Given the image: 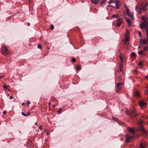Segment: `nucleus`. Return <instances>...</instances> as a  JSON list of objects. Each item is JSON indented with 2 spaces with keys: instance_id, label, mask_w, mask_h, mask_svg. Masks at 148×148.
I'll use <instances>...</instances> for the list:
<instances>
[{
  "instance_id": "obj_17",
  "label": "nucleus",
  "mask_w": 148,
  "mask_h": 148,
  "mask_svg": "<svg viewBox=\"0 0 148 148\" xmlns=\"http://www.w3.org/2000/svg\"><path fill=\"white\" fill-rule=\"evenodd\" d=\"M92 2L95 4H96L97 3L99 0H91Z\"/></svg>"
},
{
  "instance_id": "obj_1",
  "label": "nucleus",
  "mask_w": 148,
  "mask_h": 148,
  "mask_svg": "<svg viewBox=\"0 0 148 148\" xmlns=\"http://www.w3.org/2000/svg\"><path fill=\"white\" fill-rule=\"evenodd\" d=\"M142 18L143 21V22L140 24V27L141 29L144 28L146 29L147 31L146 35L148 38L147 40H143V39L140 40V43L144 44L148 42V22L147 21L148 19V14L143 16Z\"/></svg>"
},
{
  "instance_id": "obj_39",
  "label": "nucleus",
  "mask_w": 148,
  "mask_h": 148,
  "mask_svg": "<svg viewBox=\"0 0 148 148\" xmlns=\"http://www.w3.org/2000/svg\"><path fill=\"white\" fill-rule=\"evenodd\" d=\"M145 78L147 79H148V76H145Z\"/></svg>"
},
{
  "instance_id": "obj_20",
  "label": "nucleus",
  "mask_w": 148,
  "mask_h": 148,
  "mask_svg": "<svg viewBox=\"0 0 148 148\" xmlns=\"http://www.w3.org/2000/svg\"><path fill=\"white\" fill-rule=\"evenodd\" d=\"M131 56L132 57H135L136 56V55L135 53L133 52L131 54Z\"/></svg>"
},
{
  "instance_id": "obj_32",
  "label": "nucleus",
  "mask_w": 148,
  "mask_h": 148,
  "mask_svg": "<svg viewBox=\"0 0 148 148\" xmlns=\"http://www.w3.org/2000/svg\"><path fill=\"white\" fill-rule=\"evenodd\" d=\"M30 103L29 101H27V102L26 103V104L27 105H28L30 104Z\"/></svg>"
},
{
  "instance_id": "obj_15",
  "label": "nucleus",
  "mask_w": 148,
  "mask_h": 148,
  "mask_svg": "<svg viewBox=\"0 0 148 148\" xmlns=\"http://www.w3.org/2000/svg\"><path fill=\"white\" fill-rule=\"evenodd\" d=\"M143 50H141L138 52V54L140 55H145V54Z\"/></svg>"
},
{
  "instance_id": "obj_37",
  "label": "nucleus",
  "mask_w": 148,
  "mask_h": 148,
  "mask_svg": "<svg viewBox=\"0 0 148 148\" xmlns=\"http://www.w3.org/2000/svg\"><path fill=\"white\" fill-rule=\"evenodd\" d=\"M4 77V75H3L2 76H1L0 75V78H3V77Z\"/></svg>"
},
{
  "instance_id": "obj_34",
  "label": "nucleus",
  "mask_w": 148,
  "mask_h": 148,
  "mask_svg": "<svg viewBox=\"0 0 148 148\" xmlns=\"http://www.w3.org/2000/svg\"><path fill=\"white\" fill-rule=\"evenodd\" d=\"M120 58L121 61L122 62L123 60V58L121 56H120Z\"/></svg>"
},
{
  "instance_id": "obj_3",
  "label": "nucleus",
  "mask_w": 148,
  "mask_h": 148,
  "mask_svg": "<svg viewBox=\"0 0 148 148\" xmlns=\"http://www.w3.org/2000/svg\"><path fill=\"white\" fill-rule=\"evenodd\" d=\"M126 14L128 17L125 16V18L129 26L132 25V21L134 20L133 14L130 13L128 9H126Z\"/></svg>"
},
{
  "instance_id": "obj_14",
  "label": "nucleus",
  "mask_w": 148,
  "mask_h": 148,
  "mask_svg": "<svg viewBox=\"0 0 148 148\" xmlns=\"http://www.w3.org/2000/svg\"><path fill=\"white\" fill-rule=\"evenodd\" d=\"M127 131L130 132L132 133L133 134H134L135 131L134 130L130 127H128L127 128Z\"/></svg>"
},
{
  "instance_id": "obj_28",
  "label": "nucleus",
  "mask_w": 148,
  "mask_h": 148,
  "mask_svg": "<svg viewBox=\"0 0 148 148\" xmlns=\"http://www.w3.org/2000/svg\"><path fill=\"white\" fill-rule=\"evenodd\" d=\"M22 114L25 116H27V114H25L24 112H22Z\"/></svg>"
},
{
  "instance_id": "obj_47",
  "label": "nucleus",
  "mask_w": 148,
  "mask_h": 148,
  "mask_svg": "<svg viewBox=\"0 0 148 148\" xmlns=\"http://www.w3.org/2000/svg\"><path fill=\"white\" fill-rule=\"evenodd\" d=\"M127 33H128V32H127Z\"/></svg>"
},
{
  "instance_id": "obj_45",
  "label": "nucleus",
  "mask_w": 148,
  "mask_h": 148,
  "mask_svg": "<svg viewBox=\"0 0 148 148\" xmlns=\"http://www.w3.org/2000/svg\"><path fill=\"white\" fill-rule=\"evenodd\" d=\"M37 123L36 122L35 123V125H37Z\"/></svg>"
},
{
  "instance_id": "obj_30",
  "label": "nucleus",
  "mask_w": 148,
  "mask_h": 148,
  "mask_svg": "<svg viewBox=\"0 0 148 148\" xmlns=\"http://www.w3.org/2000/svg\"><path fill=\"white\" fill-rule=\"evenodd\" d=\"M51 29L53 30L54 29V26L53 25H51Z\"/></svg>"
},
{
  "instance_id": "obj_7",
  "label": "nucleus",
  "mask_w": 148,
  "mask_h": 148,
  "mask_svg": "<svg viewBox=\"0 0 148 148\" xmlns=\"http://www.w3.org/2000/svg\"><path fill=\"white\" fill-rule=\"evenodd\" d=\"M147 145L145 141H141L140 142L139 148H147Z\"/></svg>"
},
{
  "instance_id": "obj_8",
  "label": "nucleus",
  "mask_w": 148,
  "mask_h": 148,
  "mask_svg": "<svg viewBox=\"0 0 148 148\" xmlns=\"http://www.w3.org/2000/svg\"><path fill=\"white\" fill-rule=\"evenodd\" d=\"M138 103L140 106L142 108H145L147 105L146 103L142 101H139Z\"/></svg>"
},
{
  "instance_id": "obj_46",
  "label": "nucleus",
  "mask_w": 148,
  "mask_h": 148,
  "mask_svg": "<svg viewBox=\"0 0 148 148\" xmlns=\"http://www.w3.org/2000/svg\"><path fill=\"white\" fill-rule=\"evenodd\" d=\"M140 123H141V124H142V122H141V121H140Z\"/></svg>"
},
{
  "instance_id": "obj_31",
  "label": "nucleus",
  "mask_w": 148,
  "mask_h": 148,
  "mask_svg": "<svg viewBox=\"0 0 148 148\" xmlns=\"http://www.w3.org/2000/svg\"><path fill=\"white\" fill-rule=\"evenodd\" d=\"M138 65H140V66H142L143 65V64L142 63V62H139V63L138 64Z\"/></svg>"
},
{
  "instance_id": "obj_29",
  "label": "nucleus",
  "mask_w": 148,
  "mask_h": 148,
  "mask_svg": "<svg viewBox=\"0 0 148 148\" xmlns=\"http://www.w3.org/2000/svg\"><path fill=\"white\" fill-rule=\"evenodd\" d=\"M3 88H4L5 89H8V87L7 86L5 85H5L3 86Z\"/></svg>"
},
{
  "instance_id": "obj_38",
  "label": "nucleus",
  "mask_w": 148,
  "mask_h": 148,
  "mask_svg": "<svg viewBox=\"0 0 148 148\" xmlns=\"http://www.w3.org/2000/svg\"><path fill=\"white\" fill-rule=\"evenodd\" d=\"M142 117H143V118H146L147 116H142Z\"/></svg>"
},
{
  "instance_id": "obj_11",
  "label": "nucleus",
  "mask_w": 148,
  "mask_h": 148,
  "mask_svg": "<svg viewBox=\"0 0 148 148\" xmlns=\"http://www.w3.org/2000/svg\"><path fill=\"white\" fill-rule=\"evenodd\" d=\"M133 94L134 96L136 97H140V94L139 91L135 90L133 92Z\"/></svg>"
},
{
  "instance_id": "obj_10",
  "label": "nucleus",
  "mask_w": 148,
  "mask_h": 148,
  "mask_svg": "<svg viewBox=\"0 0 148 148\" xmlns=\"http://www.w3.org/2000/svg\"><path fill=\"white\" fill-rule=\"evenodd\" d=\"M123 84V83H118L116 85V92H118V91L121 88V86Z\"/></svg>"
},
{
  "instance_id": "obj_13",
  "label": "nucleus",
  "mask_w": 148,
  "mask_h": 148,
  "mask_svg": "<svg viewBox=\"0 0 148 148\" xmlns=\"http://www.w3.org/2000/svg\"><path fill=\"white\" fill-rule=\"evenodd\" d=\"M140 130L143 134L144 135H147V132L146 131L143 127H140Z\"/></svg>"
},
{
  "instance_id": "obj_36",
  "label": "nucleus",
  "mask_w": 148,
  "mask_h": 148,
  "mask_svg": "<svg viewBox=\"0 0 148 148\" xmlns=\"http://www.w3.org/2000/svg\"><path fill=\"white\" fill-rule=\"evenodd\" d=\"M39 128L40 130H41L42 129V127L41 126H40Z\"/></svg>"
},
{
  "instance_id": "obj_33",
  "label": "nucleus",
  "mask_w": 148,
  "mask_h": 148,
  "mask_svg": "<svg viewBox=\"0 0 148 148\" xmlns=\"http://www.w3.org/2000/svg\"><path fill=\"white\" fill-rule=\"evenodd\" d=\"M7 113V111H5L3 112V114H6Z\"/></svg>"
},
{
  "instance_id": "obj_24",
  "label": "nucleus",
  "mask_w": 148,
  "mask_h": 148,
  "mask_svg": "<svg viewBox=\"0 0 148 148\" xmlns=\"http://www.w3.org/2000/svg\"><path fill=\"white\" fill-rule=\"evenodd\" d=\"M38 48L40 49H41L42 48V47L40 44H39L38 45Z\"/></svg>"
},
{
  "instance_id": "obj_23",
  "label": "nucleus",
  "mask_w": 148,
  "mask_h": 148,
  "mask_svg": "<svg viewBox=\"0 0 148 148\" xmlns=\"http://www.w3.org/2000/svg\"><path fill=\"white\" fill-rule=\"evenodd\" d=\"M123 64H121L119 66V69H120V71H122V69H121L123 68Z\"/></svg>"
},
{
  "instance_id": "obj_9",
  "label": "nucleus",
  "mask_w": 148,
  "mask_h": 148,
  "mask_svg": "<svg viewBox=\"0 0 148 148\" xmlns=\"http://www.w3.org/2000/svg\"><path fill=\"white\" fill-rule=\"evenodd\" d=\"M134 138V137L133 136H130L128 135H127L125 136V142L127 143H128L130 142L131 139Z\"/></svg>"
},
{
  "instance_id": "obj_2",
  "label": "nucleus",
  "mask_w": 148,
  "mask_h": 148,
  "mask_svg": "<svg viewBox=\"0 0 148 148\" xmlns=\"http://www.w3.org/2000/svg\"><path fill=\"white\" fill-rule=\"evenodd\" d=\"M148 5V3L141 2L140 5H137L135 9L138 14L141 13L142 11L145 12L146 10L147 6Z\"/></svg>"
},
{
  "instance_id": "obj_35",
  "label": "nucleus",
  "mask_w": 148,
  "mask_h": 148,
  "mask_svg": "<svg viewBox=\"0 0 148 148\" xmlns=\"http://www.w3.org/2000/svg\"><path fill=\"white\" fill-rule=\"evenodd\" d=\"M30 112H29V111L27 113V116L30 115Z\"/></svg>"
},
{
  "instance_id": "obj_41",
  "label": "nucleus",
  "mask_w": 148,
  "mask_h": 148,
  "mask_svg": "<svg viewBox=\"0 0 148 148\" xmlns=\"http://www.w3.org/2000/svg\"><path fill=\"white\" fill-rule=\"evenodd\" d=\"M25 105V103H22V106H23Z\"/></svg>"
},
{
  "instance_id": "obj_44",
  "label": "nucleus",
  "mask_w": 148,
  "mask_h": 148,
  "mask_svg": "<svg viewBox=\"0 0 148 148\" xmlns=\"http://www.w3.org/2000/svg\"><path fill=\"white\" fill-rule=\"evenodd\" d=\"M56 107V106L55 105H54L53 106V108H54L55 107Z\"/></svg>"
},
{
  "instance_id": "obj_4",
  "label": "nucleus",
  "mask_w": 148,
  "mask_h": 148,
  "mask_svg": "<svg viewBox=\"0 0 148 148\" xmlns=\"http://www.w3.org/2000/svg\"><path fill=\"white\" fill-rule=\"evenodd\" d=\"M108 3L111 4V5H108V6H110L113 8L118 9L119 8V3L117 0H110Z\"/></svg>"
},
{
  "instance_id": "obj_26",
  "label": "nucleus",
  "mask_w": 148,
  "mask_h": 148,
  "mask_svg": "<svg viewBox=\"0 0 148 148\" xmlns=\"http://www.w3.org/2000/svg\"><path fill=\"white\" fill-rule=\"evenodd\" d=\"M62 110L61 109H59V110L58 111V112L59 114H60L61 113V112H62Z\"/></svg>"
},
{
  "instance_id": "obj_5",
  "label": "nucleus",
  "mask_w": 148,
  "mask_h": 148,
  "mask_svg": "<svg viewBox=\"0 0 148 148\" xmlns=\"http://www.w3.org/2000/svg\"><path fill=\"white\" fill-rule=\"evenodd\" d=\"M1 52L2 54L5 56L8 55L9 53V51L5 46H3L1 49Z\"/></svg>"
},
{
  "instance_id": "obj_6",
  "label": "nucleus",
  "mask_w": 148,
  "mask_h": 148,
  "mask_svg": "<svg viewBox=\"0 0 148 148\" xmlns=\"http://www.w3.org/2000/svg\"><path fill=\"white\" fill-rule=\"evenodd\" d=\"M127 114L132 117L136 116L138 115V114H136L135 110H131L130 111L127 112Z\"/></svg>"
},
{
  "instance_id": "obj_12",
  "label": "nucleus",
  "mask_w": 148,
  "mask_h": 148,
  "mask_svg": "<svg viewBox=\"0 0 148 148\" xmlns=\"http://www.w3.org/2000/svg\"><path fill=\"white\" fill-rule=\"evenodd\" d=\"M123 20V19L122 18H119L117 20V23L116 25L118 27H119L120 26Z\"/></svg>"
},
{
  "instance_id": "obj_22",
  "label": "nucleus",
  "mask_w": 148,
  "mask_h": 148,
  "mask_svg": "<svg viewBox=\"0 0 148 148\" xmlns=\"http://www.w3.org/2000/svg\"><path fill=\"white\" fill-rule=\"evenodd\" d=\"M113 119L114 121H116V122H117V121H119V120L118 119H117L116 118L114 117H113Z\"/></svg>"
},
{
  "instance_id": "obj_43",
  "label": "nucleus",
  "mask_w": 148,
  "mask_h": 148,
  "mask_svg": "<svg viewBox=\"0 0 148 148\" xmlns=\"http://www.w3.org/2000/svg\"><path fill=\"white\" fill-rule=\"evenodd\" d=\"M12 99V96H11V97H10V99Z\"/></svg>"
},
{
  "instance_id": "obj_40",
  "label": "nucleus",
  "mask_w": 148,
  "mask_h": 148,
  "mask_svg": "<svg viewBox=\"0 0 148 148\" xmlns=\"http://www.w3.org/2000/svg\"><path fill=\"white\" fill-rule=\"evenodd\" d=\"M27 25H28V26H30V23H27Z\"/></svg>"
},
{
  "instance_id": "obj_16",
  "label": "nucleus",
  "mask_w": 148,
  "mask_h": 148,
  "mask_svg": "<svg viewBox=\"0 0 148 148\" xmlns=\"http://www.w3.org/2000/svg\"><path fill=\"white\" fill-rule=\"evenodd\" d=\"M112 17L113 18H120L119 16L118 15L115 14H114L112 16Z\"/></svg>"
},
{
  "instance_id": "obj_42",
  "label": "nucleus",
  "mask_w": 148,
  "mask_h": 148,
  "mask_svg": "<svg viewBox=\"0 0 148 148\" xmlns=\"http://www.w3.org/2000/svg\"><path fill=\"white\" fill-rule=\"evenodd\" d=\"M49 134V132H48V133H47V135H48Z\"/></svg>"
},
{
  "instance_id": "obj_18",
  "label": "nucleus",
  "mask_w": 148,
  "mask_h": 148,
  "mask_svg": "<svg viewBox=\"0 0 148 148\" xmlns=\"http://www.w3.org/2000/svg\"><path fill=\"white\" fill-rule=\"evenodd\" d=\"M125 43L126 45H128V38H126L125 40Z\"/></svg>"
},
{
  "instance_id": "obj_25",
  "label": "nucleus",
  "mask_w": 148,
  "mask_h": 148,
  "mask_svg": "<svg viewBox=\"0 0 148 148\" xmlns=\"http://www.w3.org/2000/svg\"><path fill=\"white\" fill-rule=\"evenodd\" d=\"M76 59L74 58H73L72 59V61L73 62H76Z\"/></svg>"
},
{
  "instance_id": "obj_27",
  "label": "nucleus",
  "mask_w": 148,
  "mask_h": 148,
  "mask_svg": "<svg viewBox=\"0 0 148 148\" xmlns=\"http://www.w3.org/2000/svg\"><path fill=\"white\" fill-rule=\"evenodd\" d=\"M77 70H79L81 69V67L79 66H77Z\"/></svg>"
},
{
  "instance_id": "obj_21",
  "label": "nucleus",
  "mask_w": 148,
  "mask_h": 148,
  "mask_svg": "<svg viewBox=\"0 0 148 148\" xmlns=\"http://www.w3.org/2000/svg\"><path fill=\"white\" fill-rule=\"evenodd\" d=\"M147 50H148V46H146L144 47L143 50L144 51H145Z\"/></svg>"
},
{
  "instance_id": "obj_19",
  "label": "nucleus",
  "mask_w": 148,
  "mask_h": 148,
  "mask_svg": "<svg viewBox=\"0 0 148 148\" xmlns=\"http://www.w3.org/2000/svg\"><path fill=\"white\" fill-rule=\"evenodd\" d=\"M106 0H101V1L100 2V5H102L103 4V3L105 2Z\"/></svg>"
}]
</instances>
